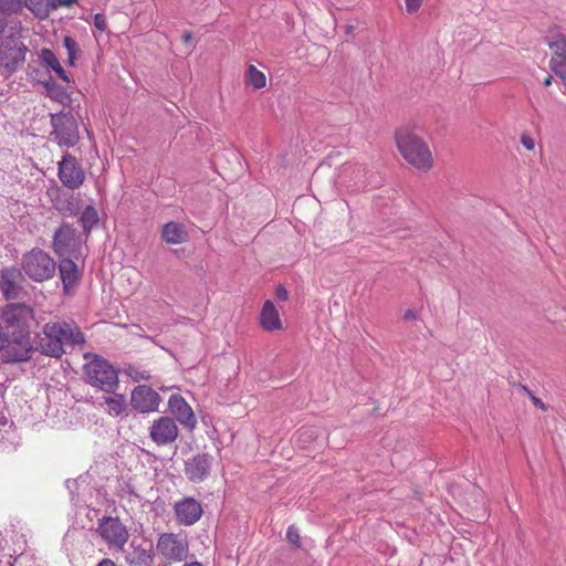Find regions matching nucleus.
Here are the masks:
<instances>
[{
  "instance_id": "obj_18",
  "label": "nucleus",
  "mask_w": 566,
  "mask_h": 566,
  "mask_svg": "<svg viewBox=\"0 0 566 566\" xmlns=\"http://www.w3.org/2000/svg\"><path fill=\"white\" fill-rule=\"evenodd\" d=\"M153 551L150 546H144L143 543H138L133 539L126 552L125 559L132 566H150L153 563Z\"/></svg>"
},
{
  "instance_id": "obj_30",
  "label": "nucleus",
  "mask_w": 566,
  "mask_h": 566,
  "mask_svg": "<svg viewBox=\"0 0 566 566\" xmlns=\"http://www.w3.org/2000/svg\"><path fill=\"white\" fill-rule=\"evenodd\" d=\"M126 374L134 380V381H140V380H148L149 375L146 371H140L137 368L129 367L126 370Z\"/></svg>"
},
{
  "instance_id": "obj_25",
  "label": "nucleus",
  "mask_w": 566,
  "mask_h": 566,
  "mask_svg": "<svg viewBox=\"0 0 566 566\" xmlns=\"http://www.w3.org/2000/svg\"><path fill=\"white\" fill-rule=\"evenodd\" d=\"M247 82L254 90H261L266 85V77L263 72L250 64L247 71Z\"/></svg>"
},
{
  "instance_id": "obj_40",
  "label": "nucleus",
  "mask_w": 566,
  "mask_h": 566,
  "mask_svg": "<svg viewBox=\"0 0 566 566\" xmlns=\"http://www.w3.org/2000/svg\"><path fill=\"white\" fill-rule=\"evenodd\" d=\"M97 566H116V564L109 558H104Z\"/></svg>"
},
{
  "instance_id": "obj_32",
  "label": "nucleus",
  "mask_w": 566,
  "mask_h": 566,
  "mask_svg": "<svg viewBox=\"0 0 566 566\" xmlns=\"http://www.w3.org/2000/svg\"><path fill=\"white\" fill-rule=\"evenodd\" d=\"M423 0H405L406 10L408 13H416L422 6Z\"/></svg>"
},
{
  "instance_id": "obj_11",
  "label": "nucleus",
  "mask_w": 566,
  "mask_h": 566,
  "mask_svg": "<svg viewBox=\"0 0 566 566\" xmlns=\"http://www.w3.org/2000/svg\"><path fill=\"white\" fill-rule=\"evenodd\" d=\"M176 521L179 525L191 526L202 516V506L193 497H185L174 505Z\"/></svg>"
},
{
  "instance_id": "obj_14",
  "label": "nucleus",
  "mask_w": 566,
  "mask_h": 566,
  "mask_svg": "<svg viewBox=\"0 0 566 566\" xmlns=\"http://www.w3.org/2000/svg\"><path fill=\"white\" fill-rule=\"evenodd\" d=\"M211 458L208 454H197L185 463V474L189 481L202 482L210 473Z\"/></svg>"
},
{
  "instance_id": "obj_36",
  "label": "nucleus",
  "mask_w": 566,
  "mask_h": 566,
  "mask_svg": "<svg viewBox=\"0 0 566 566\" xmlns=\"http://www.w3.org/2000/svg\"><path fill=\"white\" fill-rule=\"evenodd\" d=\"M94 25L101 30L104 31L106 29V20L105 17L101 13H97L94 15Z\"/></svg>"
},
{
  "instance_id": "obj_10",
  "label": "nucleus",
  "mask_w": 566,
  "mask_h": 566,
  "mask_svg": "<svg viewBox=\"0 0 566 566\" xmlns=\"http://www.w3.org/2000/svg\"><path fill=\"white\" fill-rule=\"evenodd\" d=\"M160 402L159 394L146 385H139L132 390L130 405L138 412H154L158 409Z\"/></svg>"
},
{
  "instance_id": "obj_26",
  "label": "nucleus",
  "mask_w": 566,
  "mask_h": 566,
  "mask_svg": "<svg viewBox=\"0 0 566 566\" xmlns=\"http://www.w3.org/2000/svg\"><path fill=\"white\" fill-rule=\"evenodd\" d=\"M98 216L95 208L87 206L81 213L80 222L85 232H90L91 229L97 223Z\"/></svg>"
},
{
  "instance_id": "obj_23",
  "label": "nucleus",
  "mask_w": 566,
  "mask_h": 566,
  "mask_svg": "<svg viewBox=\"0 0 566 566\" xmlns=\"http://www.w3.org/2000/svg\"><path fill=\"white\" fill-rule=\"evenodd\" d=\"M107 413L112 417L127 415V403L123 395L115 394L105 398Z\"/></svg>"
},
{
  "instance_id": "obj_34",
  "label": "nucleus",
  "mask_w": 566,
  "mask_h": 566,
  "mask_svg": "<svg viewBox=\"0 0 566 566\" xmlns=\"http://www.w3.org/2000/svg\"><path fill=\"white\" fill-rule=\"evenodd\" d=\"M76 2L77 0H51V8L52 11H54L61 7H70Z\"/></svg>"
},
{
  "instance_id": "obj_20",
  "label": "nucleus",
  "mask_w": 566,
  "mask_h": 566,
  "mask_svg": "<svg viewBox=\"0 0 566 566\" xmlns=\"http://www.w3.org/2000/svg\"><path fill=\"white\" fill-rule=\"evenodd\" d=\"M260 325L264 331L274 332L282 329L280 314L274 303L265 301L260 313Z\"/></svg>"
},
{
  "instance_id": "obj_43",
  "label": "nucleus",
  "mask_w": 566,
  "mask_h": 566,
  "mask_svg": "<svg viewBox=\"0 0 566 566\" xmlns=\"http://www.w3.org/2000/svg\"><path fill=\"white\" fill-rule=\"evenodd\" d=\"M184 566H203V565L199 562H190V563H185Z\"/></svg>"
},
{
  "instance_id": "obj_17",
  "label": "nucleus",
  "mask_w": 566,
  "mask_h": 566,
  "mask_svg": "<svg viewBox=\"0 0 566 566\" xmlns=\"http://www.w3.org/2000/svg\"><path fill=\"white\" fill-rule=\"evenodd\" d=\"M27 48L23 43L0 50V69L7 72H13L25 60Z\"/></svg>"
},
{
  "instance_id": "obj_4",
  "label": "nucleus",
  "mask_w": 566,
  "mask_h": 566,
  "mask_svg": "<svg viewBox=\"0 0 566 566\" xmlns=\"http://www.w3.org/2000/svg\"><path fill=\"white\" fill-rule=\"evenodd\" d=\"M83 367L85 381L106 392L114 391L118 386L117 369L98 355L86 354Z\"/></svg>"
},
{
  "instance_id": "obj_9",
  "label": "nucleus",
  "mask_w": 566,
  "mask_h": 566,
  "mask_svg": "<svg viewBox=\"0 0 566 566\" xmlns=\"http://www.w3.org/2000/svg\"><path fill=\"white\" fill-rule=\"evenodd\" d=\"M57 177L65 188L75 190L84 184L85 171L75 156L64 153L57 163Z\"/></svg>"
},
{
  "instance_id": "obj_42",
  "label": "nucleus",
  "mask_w": 566,
  "mask_h": 566,
  "mask_svg": "<svg viewBox=\"0 0 566 566\" xmlns=\"http://www.w3.org/2000/svg\"><path fill=\"white\" fill-rule=\"evenodd\" d=\"M182 40L185 43H188L192 40V33L191 32H185L182 35Z\"/></svg>"
},
{
  "instance_id": "obj_5",
  "label": "nucleus",
  "mask_w": 566,
  "mask_h": 566,
  "mask_svg": "<svg viewBox=\"0 0 566 566\" xmlns=\"http://www.w3.org/2000/svg\"><path fill=\"white\" fill-rule=\"evenodd\" d=\"M156 552L165 566L186 560L189 553L187 536L181 533H163L158 536Z\"/></svg>"
},
{
  "instance_id": "obj_24",
  "label": "nucleus",
  "mask_w": 566,
  "mask_h": 566,
  "mask_svg": "<svg viewBox=\"0 0 566 566\" xmlns=\"http://www.w3.org/2000/svg\"><path fill=\"white\" fill-rule=\"evenodd\" d=\"M24 6L40 20L46 19L52 12L51 0H24Z\"/></svg>"
},
{
  "instance_id": "obj_13",
  "label": "nucleus",
  "mask_w": 566,
  "mask_h": 566,
  "mask_svg": "<svg viewBox=\"0 0 566 566\" xmlns=\"http://www.w3.org/2000/svg\"><path fill=\"white\" fill-rule=\"evenodd\" d=\"M24 279L17 268L4 269L0 276V290L4 298H17L22 290Z\"/></svg>"
},
{
  "instance_id": "obj_38",
  "label": "nucleus",
  "mask_w": 566,
  "mask_h": 566,
  "mask_svg": "<svg viewBox=\"0 0 566 566\" xmlns=\"http://www.w3.org/2000/svg\"><path fill=\"white\" fill-rule=\"evenodd\" d=\"M53 71L56 73V75L61 80H63L64 82H70L69 76L66 75V72L64 71V69L62 67L61 64H59L56 67H54Z\"/></svg>"
},
{
  "instance_id": "obj_6",
  "label": "nucleus",
  "mask_w": 566,
  "mask_h": 566,
  "mask_svg": "<svg viewBox=\"0 0 566 566\" xmlns=\"http://www.w3.org/2000/svg\"><path fill=\"white\" fill-rule=\"evenodd\" d=\"M22 269L31 280L43 282L53 277L56 264L48 253L33 249L23 256Z\"/></svg>"
},
{
  "instance_id": "obj_37",
  "label": "nucleus",
  "mask_w": 566,
  "mask_h": 566,
  "mask_svg": "<svg viewBox=\"0 0 566 566\" xmlns=\"http://www.w3.org/2000/svg\"><path fill=\"white\" fill-rule=\"evenodd\" d=\"M275 295L279 300L281 301H286L289 298V292L286 291V289L279 284L276 287H275Z\"/></svg>"
},
{
  "instance_id": "obj_2",
  "label": "nucleus",
  "mask_w": 566,
  "mask_h": 566,
  "mask_svg": "<svg viewBox=\"0 0 566 566\" xmlns=\"http://www.w3.org/2000/svg\"><path fill=\"white\" fill-rule=\"evenodd\" d=\"M85 342L83 333L74 323L50 322L43 326L42 335L38 342V349L51 357H61L65 347H74Z\"/></svg>"
},
{
  "instance_id": "obj_29",
  "label": "nucleus",
  "mask_w": 566,
  "mask_h": 566,
  "mask_svg": "<svg viewBox=\"0 0 566 566\" xmlns=\"http://www.w3.org/2000/svg\"><path fill=\"white\" fill-rule=\"evenodd\" d=\"M40 57L52 70L61 64L54 52L50 49H43L40 53Z\"/></svg>"
},
{
  "instance_id": "obj_21",
  "label": "nucleus",
  "mask_w": 566,
  "mask_h": 566,
  "mask_svg": "<svg viewBox=\"0 0 566 566\" xmlns=\"http://www.w3.org/2000/svg\"><path fill=\"white\" fill-rule=\"evenodd\" d=\"M163 239L169 244H180L188 240V232L184 224L170 221L163 227Z\"/></svg>"
},
{
  "instance_id": "obj_8",
  "label": "nucleus",
  "mask_w": 566,
  "mask_h": 566,
  "mask_svg": "<svg viewBox=\"0 0 566 566\" xmlns=\"http://www.w3.org/2000/svg\"><path fill=\"white\" fill-rule=\"evenodd\" d=\"M96 531L108 547L115 551H123L129 538L127 527L117 517L101 518Z\"/></svg>"
},
{
  "instance_id": "obj_41",
  "label": "nucleus",
  "mask_w": 566,
  "mask_h": 566,
  "mask_svg": "<svg viewBox=\"0 0 566 566\" xmlns=\"http://www.w3.org/2000/svg\"><path fill=\"white\" fill-rule=\"evenodd\" d=\"M8 339L6 335L0 334V348L7 349Z\"/></svg>"
},
{
  "instance_id": "obj_1",
  "label": "nucleus",
  "mask_w": 566,
  "mask_h": 566,
  "mask_svg": "<svg viewBox=\"0 0 566 566\" xmlns=\"http://www.w3.org/2000/svg\"><path fill=\"white\" fill-rule=\"evenodd\" d=\"M34 321V311L24 303L8 304L1 315V335L8 339L6 357L11 361H22L29 358L30 328Z\"/></svg>"
},
{
  "instance_id": "obj_19",
  "label": "nucleus",
  "mask_w": 566,
  "mask_h": 566,
  "mask_svg": "<svg viewBox=\"0 0 566 566\" xmlns=\"http://www.w3.org/2000/svg\"><path fill=\"white\" fill-rule=\"evenodd\" d=\"M74 243L75 230L71 226L64 224L55 231L53 237V248L59 255L64 256L70 254Z\"/></svg>"
},
{
  "instance_id": "obj_3",
  "label": "nucleus",
  "mask_w": 566,
  "mask_h": 566,
  "mask_svg": "<svg viewBox=\"0 0 566 566\" xmlns=\"http://www.w3.org/2000/svg\"><path fill=\"white\" fill-rule=\"evenodd\" d=\"M396 144L403 159L421 171H428L433 166L432 153L419 133V128L403 126L396 132Z\"/></svg>"
},
{
  "instance_id": "obj_12",
  "label": "nucleus",
  "mask_w": 566,
  "mask_h": 566,
  "mask_svg": "<svg viewBox=\"0 0 566 566\" xmlns=\"http://www.w3.org/2000/svg\"><path fill=\"white\" fill-rule=\"evenodd\" d=\"M149 434L155 443L166 446L177 439L178 428L172 418L160 417L153 422Z\"/></svg>"
},
{
  "instance_id": "obj_16",
  "label": "nucleus",
  "mask_w": 566,
  "mask_h": 566,
  "mask_svg": "<svg viewBox=\"0 0 566 566\" xmlns=\"http://www.w3.org/2000/svg\"><path fill=\"white\" fill-rule=\"evenodd\" d=\"M547 44L553 50V56L549 62L552 71L563 78L566 80V39L560 35L555 40H547Z\"/></svg>"
},
{
  "instance_id": "obj_15",
  "label": "nucleus",
  "mask_w": 566,
  "mask_h": 566,
  "mask_svg": "<svg viewBox=\"0 0 566 566\" xmlns=\"http://www.w3.org/2000/svg\"><path fill=\"white\" fill-rule=\"evenodd\" d=\"M170 412L177 420L188 429H193L197 424V419L191 407L180 395H171L168 400Z\"/></svg>"
},
{
  "instance_id": "obj_28",
  "label": "nucleus",
  "mask_w": 566,
  "mask_h": 566,
  "mask_svg": "<svg viewBox=\"0 0 566 566\" xmlns=\"http://www.w3.org/2000/svg\"><path fill=\"white\" fill-rule=\"evenodd\" d=\"M63 44L67 51V61L70 65H74L76 57L77 43L71 36H64Z\"/></svg>"
},
{
  "instance_id": "obj_33",
  "label": "nucleus",
  "mask_w": 566,
  "mask_h": 566,
  "mask_svg": "<svg viewBox=\"0 0 566 566\" xmlns=\"http://www.w3.org/2000/svg\"><path fill=\"white\" fill-rule=\"evenodd\" d=\"M521 388H522V390H523V391H524V392L530 397V399L532 400V402H533L536 407L541 408L542 410H546V409H547V408H546V405H545V403H544L539 398H537L536 396H534V395L532 394V391H531V390H528V388H527V387H525V386H521Z\"/></svg>"
},
{
  "instance_id": "obj_22",
  "label": "nucleus",
  "mask_w": 566,
  "mask_h": 566,
  "mask_svg": "<svg viewBox=\"0 0 566 566\" xmlns=\"http://www.w3.org/2000/svg\"><path fill=\"white\" fill-rule=\"evenodd\" d=\"M59 269L64 289L67 291L78 281L77 266L72 260L65 258L60 262Z\"/></svg>"
},
{
  "instance_id": "obj_35",
  "label": "nucleus",
  "mask_w": 566,
  "mask_h": 566,
  "mask_svg": "<svg viewBox=\"0 0 566 566\" xmlns=\"http://www.w3.org/2000/svg\"><path fill=\"white\" fill-rule=\"evenodd\" d=\"M521 144L527 149L533 150L535 148V140L527 134L521 136Z\"/></svg>"
},
{
  "instance_id": "obj_31",
  "label": "nucleus",
  "mask_w": 566,
  "mask_h": 566,
  "mask_svg": "<svg viewBox=\"0 0 566 566\" xmlns=\"http://www.w3.org/2000/svg\"><path fill=\"white\" fill-rule=\"evenodd\" d=\"M286 537L287 539L293 544L295 545L296 547H300V533H298V530L295 527V526H290L287 528V532H286Z\"/></svg>"
},
{
  "instance_id": "obj_44",
  "label": "nucleus",
  "mask_w": 566,
  "mask_h": 566,
  "mask_svg": "<svg viewBox=\"0 0 566 566\" xmlns=\"http://www.w3.org/2000/svg\"><path fill=\"white\" fill-rule=\"evenodd\" d=\"M552 80H553V77H552L551 75H549V76H547V77L544 80V85H545V86H549V85L552 84Z\"/></svg>"
},
{
  "instance_id": "obj_27",
  "label": "nucleus",
  "mask_w": 566,
  "mask_h": 566,
  "mask_svg": "<svg viewBox=\"0 0 566 566\" xmlns=\"http://www.w3.org/2000/svg\"><path fill=\"white\" fill-rule=\"evenodd\" d=\"M22 10V0H0V12L4 17L6 12L18 13Z\"/></svg>"
},
{
  "instance_id": "obj_39",
  "label": "nucleus",
  "mask_w": 566,
  "mask_h": 566,
  "mask_svg": "<svg viewBox=\"0 0 566 566\" xmlns=\"http://www.w3.org/2000/svg\"><path fill=\"white\" fill-rule=\"evenodd\" d=\"M417 318H418V315L415 310L409 308L403 314L405 321H416Z\"/></svg>"
},
{
  "instance_id": "obj_7",
  "label": "nucleus",
  "mask_w": 566,
  "mask_h": 566,
  "mask_svg": "<svg viewBox=\"0 0 566 566\" xmlns=\"http://www.w3.org/2000/svg\"><path fill=\"white\" fill-rule=\"evenodd\" d=\"M51 125L53 129L50 136L59 146L70 148L78 143V124L72 114L60 113L51 115Z\"/></svg>"
}]
</instances>
